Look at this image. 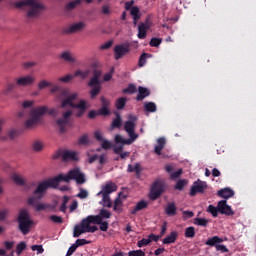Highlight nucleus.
I'll list each match as a JSON object with an SVG mask.
<instances>
[{"mask_svg": "<svg viewBox=\"0 0 256 256\" xmlns=\"http://www.w3.org/2000/svg\"><path fill=\"white\" fill-rule=\"evenodd\" d=\"M113 212L118 213V215L123 213V200H121V193L114 201Z\"/></svg>", "mask_w": 256, "mask_h": 256, "instance_id": "obj_23", "label": "nucleus"}, {"mask_svg": "<svg viewBox=\"0 0 256 256\" xmlns=\"http://www.w3.org/2000/svg\"><path fill=\"white\" fill-rule=\"evenodd\" d=\"M130 52V43L118 44L114 47V59H116V61H119V59H123V57H125V55H127Z\"/></svg>", "mask_w": 256, "mask_h": 256, "instance_id": "obj_11", "label": "nucleus"}, {"mask_svg": "<svg viewBox=\"0 0 256 256\" xmlns=\"http://www.w3.org/2000/svg\"><path fill=\"white\" fill-rule=\"evenodd\" d=\"M79 145H87L89 143V138L87 137V134L81 136L78 140Z\"/></svg>", "mask_w": 256, "mask_h": 256, "instance_id": "obj_64", "label": "nucleus"}, {"mask_svg": "<svg viewBox=\"0 0 256 256\" xmlns=\"http://www.w3.org/2000/svg\"><path fill=\"white\" fill-rule=\"evenodd\" d=\"M100 195L102 196V201L100 202V205H103V207L111 209V207H113V202H111V196H109V194Z\"/></svg>", "mask_w": 256, "mask_h": 256, "instance_id": "obj_28", "label": "nucleus"}, {"mask_svg": "<svg viewBox=\"0 0 256 256\" xmlns=\"http://www.w3.org/2000/svg\"><path fill=\"white\" fill-rule=\"evenodd\" d=\"M219 243H223V238H220L219 236H213L207 239L205 245H208V247H215L216 251H220V253H229L227 246Z\"/></svg>", "mask_w": 256, "mask_h": 256, "instance_id": "obj_10", "label": "nucleus"}, {"mask_svg": "<svg viewBox=\"0 0 256 256\" xmlns=\"http://www.w3.org/2000/svg\"><path fill=\"white\" fill-rule=\"evenodd\" d=\"M67 203H69V196H64L62 205L60 206V211L62 213H65V211H67Z\"/></svg>", "mask_w": 256, "mask_h": 256, "instance_id": "obj_53", "label": "nucleus"}, {"mask_svg": "<svg viewBox=\"0 0 256 256\" xmlns=\"http://www.w3.org/2000/svg\"><path fill=\"white\" fill-rule=\"evenodd\" d=\"M89 73H91V71L89 70H86V71L77 70L74 73V77H81V79H87L89 77Z\"/></svg>", "mask_w": 256, "mask_h": 256, "instance_id": "obj_44", "label": "nucleus"}, {"mask_svg": "<svg viewBox=\"0 0 256 256\" xmlns=\"http://www.w3.org/2000/svg\"><path fill=\"white\" fill-rule=\"evenodd\" d=\"M79 199H87L89 197V192L87 190L80 188V192L76 195Z\"/></svg>", "mask_w": 256, "mask_h": 256, "instance_id": "obj_56", "label": "nucleus"}, {"mask_svg": "<svg viewBox=\"0 0 256 256\" xmlns=\"http://www.w3.org/2000/svg\"><path fill=\"white\" fill-rule=\"evenodd\" d=\"M182 214H183V218L185 220L191 219L192 217H195V213H193V211H189V210L183 211Z\"/></svg>", "mask_w": 256, "mask_h": 256, "instance_id": "obj_60", "label": "nucleus"}, {"mask_svg": "<svg viewBox=\"0 0 256 256\" xmlns=\"http://www.w3.org/2000/svg\"><path fill=\"white\" fill-rule=\"evenodd\" d=\"M79 5H81V0L70 1L66 4L65 11H73Z\"/></svg>", "mask_w": 256, "mask_h": 256, "instance_id": "obj_35", "label": "nucleus"}, {"mask_svg": "<svg viewBox=\"0 0 256 256\" xmlns=\"http://www.w3.org/2000/svg\"><path fill=\"white\" fill-rule=\"evenodd\" d=\"M128 256H145V253L141 249H139V250H132V251L128 252Z\"/></svg>", "mask_w": 256, "mask_h": 256, "instance_id": "obj_57", "label": "nucleus"}, {"mask_svg": "<svg viewBox=\"0 0 256 256\" xmlns=\"http://www.w3.org/2000/svg\"><path fill=\"white\" fill-rule=\"evenodd\" d=\"M133 5H135V0L125 2V10L130 11V15H131V9H133V7H137V6H133Z\"/></svg>", "mask_w": 256, "mask_h": 256, "instance_id": "obj_61", "label": "nucleus"}, {"mask_svg": "<svg viewBox=\"0 0 256 256\" xmlns=\"http://www.w3.org/2000/svg\"><path fill=\"white\" fill-rule=\"evenodd\" d=\"M88 218L90 225L93 223L94 225L100 226V231H107L109 229V222L101 220V216L90 215Z\"/></svg>", "mask_w": 256, "mask_h": 256, "instance_id": "obj_15", "label": "nucleus"}, {"mask_svg": "<svg viewBox=\"0 0 256 256\" xmlns=\"http://www.w3.org/2000/svg\"><path fill=\"white\" fill-rule=\"evenodd\" d=\"M73 115V111L68 110L63 114V118L57 120V125L60 127V132L65 133V126L69 124V117Z\"/></svg>", "mask_w": 256, "mask_h": 256, "instance_id": "obj_17", "label": "nucleus"}, {"mask_svg": "<svg viewBox=\"0 0 256 256\" xmlns=\"http://www.w3.org/2000/svg\"><path fill=\"white\" fill-rule=\"evenodd\" d=\"M149 57H151V54L149 53H142L139 57V61H138V67H145V64L147 63V59H149Z\"/></svg>", "mask_w": 256, "mask_h": 256, "instance_id": "obj_34", "label": "nucleus"}, {"mask_svg": "<svg viewBox=\"0 0 256 256\" xmlns=\"http://www.w3.org/2000/svg\"><path fill=\"white\" fill-rule=\"evenodd\" d=\"M217 195L222 199H231V197H234L235 191L231 188H223L217 192Z\"/></svg>", "mask_w": 256, "mask_h": 256, "instance_id": "obj_21", "label": "nucleus"}, {"mask_svg": "<svg viewBox=\"0 0 256 256\" xmlns=\"http://www.w3.org/2000/svg\"><path fill=\"white\" fill-rule=\"evenodd\" d=\"M184 235H185L186 239H193V237H195V227L190 226V227L186 228Z\"/></svg>", "mask_w": 256, "mask_h": 256, "instance_id": "obj_41", "label": "nucleus"}, {"mask_svg": "<svg viewBox=\"0 0 256 256\" xmlns=\"http://www.w3.org/2000/svg\"><path fill=\"white\" fill-rule=\"evenodd\" d=\"M187 183V180H179L174 189H177V191H183V189H185V185Z\"/></svg>", "mask_w": 256, "mask_h": 256, "instance_id": "obj_52", "label": "nucleus"}, {"mask_svg": "<svg viewBox=\"0 0 256 256\" xmlns=\"http://www.w3.org/2000/svg\"><path fill=\"white\" fill-rule=\"evenodd\" d=\"M72 79H73V75L67 74V75L64 76V77H60V78L58 79V81H60L61 83H69V81H72Z\"/></svg>", "mask_w": 256, "mask_h": 256, "instance_id": "obj_59", "label": "nucleus"}, {"mask_svg": "<svg viewBox=\"0 0 256 256\" xmlns=\"http://www.w3.org/2000/svg\"><path fill=\"white\" fill-rule=\"evenodd\" d=\"M206 189H207V182L197 180L191 186L190 197H195V195H197V193H205Z\"/></svg>", "mask_w": 256, "mask_h": 256, "instance_id": "obj_12", "label": "nucleus"}, {"mask_svg": "<svg viewBox=\"0 0 256 256\" xmlns=\"http://www.w3.org/2000/svg\"><path fill=\"white\" fill-rule=\"evenodd\" d=\"M218 211L221 213V215H226L227 217L235 215V212L233 209H231V206L227 204V200H221L218 202Z\"/></svg>", "mask_w": 256, "mask_h": 256, "instance_id": "obj_14", "label": "nucleus"}, {"mask_svg": "<svg viewBox=\"0 0 256 256\" xmlns=\"http://www.w3.org/2000/svg\"><path fill=\"white\" fill-rule=\"evenodd\" d=\"M50 220H52L53 223H58V224L63 223V217L57 216V215H51Z\"/></svg>", "mask_w": 256, "mask_h": 256, "instance_id": "obj_62", "label": "nucleus"}, {"mask_svg": "<svg viewBox=\"0 0 256 256\" xmlns=\"http://www.w3.org/2000/svg\"><path fill=\"white\" fill-rule=\"evenodd\" d=\"M51 82L47 81V80H41L38 83V89L39 91H43V89H47V87H51Z\"/></svg>", "mask_w": 256, "mask_h": 256, "instance_id": "obj_48", "label": "nucleus"}, {"mask_svg": "<svg viewBox=\"0 0 256 256\" xmlns=\"http://www.w3.org/2000/svg\"><path fill=\"white\" fill-rule=\"evenodd\" d=\"M149 243H151V239L149 238H143L140 241L137 242V246L138 247H147V245H149Z\"/></svg>", "mask_w": 256, "mask_h": 256, "instance_id": "obj_55", "label": "nucleus"}, {"mask_svg": "<svg viewBox=\"0 0 256 256\" xmlns=\"http://www.w3.org/2000/svg\"><path fill=\"white\" fill-rule=\"evenodd\" d=\"M77 97H78L77 93H73L66 100L62 101L60 107L62 109H65V107H67L68 105L69 107H72V109H80L77 112L76 117H83V113H85V110L87 109V102H85V100H81L78 104L73 103V101H75Z\"/></svg>", "mask_w": 256, "mask_h": 256, "instance_id": "obj_5", "label": "nucleus"}, {"mask_svg": "<svg viewBox=\"0 0 256 256\" xmlns=\"http://www.w3.org/2000/svg\"><path fill=\"white\" fill-rule=\"evenodd\" d=\"M193 225H197L198 227H207V225H209V220L205 218H195L193 220Z\"/></svg>", "mask_w": 256, "mask_h": 256, "instance_id": "obj_36", "label": "nucleus"}, {"mask_svg": "<svg viewBox=\"0 0 256 256\" xmlns=\"http://www.w3.org/2000/svg\"><path fill=\"white\" fill-rule=\"evenodd\" d=\"M161 43H163V39H161V38H152L151 40H150V43H149V45H150V47H159V45H161Z\"/></svg>", "mask_w": 256, "mask_h": 256, "instance_id": "obj_49", "label": "nucleus"}, {"mask_svg": "<svg viewBox=\"0 0 256 256\" xmlns=\"http://www.w3.org/2000/svg\"><path fill=\"white\" fill-rule=\"evenodd\" d=\"M125 105H127V98L120 97L116 100V103H115L116 109H119V110L124 109Z\"/></svg>", "mask_w": 256, "mask_h": 256, "instance_id": "obj_39", "label": "nucleus"}, {"mask_svg": "<svg viewBox=\"0 0 256 256\" xmlns=\"http://www.w3.org/2000/svg\"><path fill=\"white\" fill-rule=\"evenodd\" d=\"M121 125H123V118H121V114L116 113V118L112 120L111 128L112 129H121Z\"/></svg>", "mask_w": 256, "mask_h": 256, "instance_id": "obj_29", "label": "nucleus"}, {"mask_svg": "<svg viewBox=\"0 0 256 256\" xmlns=\"http://www.w3.org/2000/svg\"><path fill=\"white\" fill-rule=\"evenodd\" d=\"M146 37H147V26L142 23L138 26V38L145 39Z\"/></svg>", "mask_w": 256, "mask_h": 256, "instance_id": "obj_33", "label": "nucleus"}, {"mask_svg": "<svg viewBox=\"0 0 256 256\" xmlns=\"http://www.w3.org/2000/svg\"><path fill=\"white\" fill-rule=\"evenodd\" d=\"M17 9H23V7H29L27 12V19H35L39 16V13L45 9V6L39 0H22L15 3Z\"/></svg>", "mask_w": 256, "mask_h": 256, "instance_id": "obj_3", "label": "nucleus"}, {"mask_svg": "<svg viewBox=\"0 0 256 256\" xmlns=\"http://www.w3.org/2000/svg\"><path fill=\"white\" fill-rule=\"evenodd\" d=\"M101 147L105 151H109V149H113V143L109 140H103L102 143H101Z\"/></svg>", "mask_w": 256, "mask_h": 256, "instance_id": "obj_50", "label": "nucleus"}, {"mask_svg": "<svg viewBox=\"0 0 256 256\" xmlns=\"http://www.w3.org/2000/svg\"><path fill=\"white\" fill-rule=\"evenodd\" d=\"M45 147V145L43 144V142L39 141V140H35L33 143H32V149L33 151H43V148Z\"/></svg>", "mask_w": 256, "mask_h": 256, "instance_id": "obj_42", "label": "nucleus"}, {"mask_svg": "<svg viewBox=\"0 0 256 256\" xmlns=\"http://www.w3.org/2000/svg\"><path fill=\"white\" fill-rule=\"evenodd\" d=\"M35 65H37L36 62H23L22 63V67L23 69L27 70V69H32V67H35Z\"/></svg>", "mask_w": 256, "mask_h": 256, "instance_id": "obj_63", "label": "nucleus"}, {"mask_svg": "<svg viewBox=\"0 0 256 256\" xmlns=\"http://www.w3.org/2000/svg\"><path fill=\"white\" fill-rule=\"evenodd\" d=\"M98 115H102L103 117H108V115H111V110H109V108L101 107L98 110Z\"/></svg>", "mask_w": 256, "mask_h": 256, "instance_id": "obj_54", "label": "nucleus"}, {"mask_svg": "<svg viewBox=\"0 0 256 256\" xmlns=\"http://www.w3.org/2000/svg\"><path fill=\"white\" fill-rule=\"evenodd\" d=\"M60 59H63L64 61H66V63H75L76 61L75 57H73V55L69 51L63 52L60 55Z\"/></svg>", "mask_w": 256, "mask_h": 256, "instance_id": "obj_31", "label": "nucleus"}, {"mask_svg": "<svg viewBox=\"0 0 256 256\" xmlns=\"http://www.w3.org/2000/svg\"><path fill=\"white\" fill-rule=\"evenodd\" d=\"M94 217H101V220L111 219V212H109V210L101 209L99 215H94Z\"/></svg>", "mask_w": 256, "mask_h": 256, "instance_id": "obj_43", "label": "nucleus"}, {"mask_svg": "<svg viewBox=\"0 0 256 256\" xmlns=\"http://www.w3.org/2000/svg\"><path fill=\"white\" fill-rule=\"evenodd\" d=\"M73 94H70L69 95V90H67V89H61L60 91H59V93H58V95H57V98L60 100V101H63V99H64V101L66 100V99H69V97H71Z\"/></svg>", "mask_w": 256, "mask_h": 256, "instance_id": "obj_38", "label": "nucleus"}, {"mask_svg": "<svg viewBox=\"0 0 256 256\" xmlns=\"http://www.w3.org/2000/svg\"><path fill=\"white\" fill-rule=\"evenodd\" d=\"M165 213L168 217H175L177 215V206L174 202L168 203L165 208Z\"/></svg>", "mask_w": 256, "mask_h": 256, "instance_id": "obj_26", "label": "nucleus"}, {"mask_svg": "<svg viewBox=\"0 0 256 256\" xmlns=\"http://www.w3.org/2000/svg\"><path fill=\"white\" fill-rule=\"evenodd\" d=\"M89 241L87 239H77L74 245H77L78 247H83V245H89Z\"/></svg>", "mask_w": 256, "mask_h": 256, "instance_id": "obj_58", "label": "nucleus"}, {"mask_svg": "<svg viewBox=\"0 0 256 256\" xmlns=\"http://www.w3.org/2000/svg\"><path fill=\"white\" fill-rule=\"evenodd\" d=\"M101 71L100 70H94L93 71V77L88 82V87H91L90 90V96L91 99H95L99 93H101Z\"/></svg>", "mask_w": 256, "mask_h": 256, "instance_id": "obj_7", "label": "nucleus"}, {"mask_svg": "<svg viewBox=\"0 0 256 256\" xmlns=\"http://www.w3.org/2000/svg\"><path fill=\"white\" fill-rule=\"evenodd\" d=\"M167 144V140H165V138L160 137L157 140V144L154 148V153H156V155H161V152L163 151V149H165V145Z\"/></svg>", "mask_w": 256, "mask_h": 256, "instance_id": "obj_22", "label": "nucleus"}, {"mask_svg": "<svg viewBox=\"0 0 256 256\" xmlns=\"http://www.w3.org/2000/svg\"><path fill=\"white\" fill-rule=\"evenodd\" d=\"M137 116L130 114L128 120L124 123V131L128 134L129 139L123 138V136L117 134L114 138L115 143L121 145H131L134 141L139 139V134L135 133V127H137Z\"/></svg>", "mask_w": 256, "mask_h": 256, "instance_id": "obj_2", "label": "nucleus"}, {"mask_svg": "<svg viewBox=\"0 0 256 256\" xmlns=\"http://www.w3.org/2000/svg\"><path fill=\"white\" fill-rule=\"evenodd\" d=\"M95 231H99V228L97 226H91L88 216L81 221L80 225L74 227L73 237H81L83 233H95Z\"/></svg>", "mask_w": 256, "mask_h": 256, "instance_id": "obj_6", "label": "nucleus"}, {"mask_svg": "<svg viewBox=\"0 0 256 256\" xmlns=\"http://www.w3.org/2000/svg\"><path fill=\"white\" fill-rule=\"evenodd\" d=\"M130 15L133 18L134 25H137V22L139 21V19H141V10L139 9V7H133L131 9Z\"/></svg>", "mask_w": 256, "mask_h": 256, "instance_id": "obj_30", "label": "nucleus"}, {"mask_svg": "<svg viewBox=\"0 0 256 256\" xmlns=\"http://www.w3.org/2000/svg\"><path fill=\"white\" fill-rule=\"evenodd\" d=\"M19 87V84H17V79L12 82H7L5 89L2 91L3 95H9V93H13L15 89Z\"/></svg>", "mask_w": 256, "mask_h": 256, "instance_id": "obj_24", "label": "nucleus"}, {"mask_svg": "<svg viewBox=\"0 0 256 256\" xmlns=\"http://www.w3.org/2000/svg\"><path fill=\"white\" fill-rule=\"evenodd\" d=\"M144 110L148 113H155L157 111V105L154 102H146L144 104Z\"/></svg>", "mask_w": 256, "mask_h": 256, "instance_id": "obj_37", "label": "nucleus"}, {"mask_svg": "<svg viewBox=\"0 0 256 256\" xmlns=\"http://www.w3.org/2000/svg\"><path fill=\"white\" fill-rule=\"evenodd\" d=\"M85 27H86L85 22H77L72 24L68 28H65L63 30V33H65L66 35H72L73 33H79V31H83Z\"/></svg>", "mask_w": 256, "mask_h": 256, "instance_id": "obj_16", "label": "nucleus"}, {"mask_svg": "<svg viewBox=\"0 0 256 256\" xmlns=\"http://www.w3.org/2000/svg\"><path fill=\"white\" fill-rule=\"evenodd\" d=\"M147 207H149V203L145 200H141L136 204L134 209L131 211V214L137 215L138 211H143V209H147Z\"/></svg>", "mask_w": 256, "mask_h": 256, "instance_id": "obj_27", "label": "nucleus"}, {"mask_svg": "<svg viewBox=\"0 0 256 256\" xmlns=\"http://www.w3.org/2000/svg\"><path fill=\"white\" fill-rule=\"evenodd\" d=\"M40 120H38V118H36L35 116H31L30 119L26 120L25 122V128L26 129H33V127H35L37 125V123H39Z\"/></svg>", "mask_w": 256, "mask_h": 256, "instance_id": "obj_32", "label": "nucleus"}, {"mask_svg": "<svg viewBox=\"0 0 256 256\" xmlns=\"http://www.w3.org/2000/svg\"><path fill=\"white\" fill-rule=\"evenodd\" d=\"M62 181H64V183L76 181L77 185H83L87 180L85 179V174H83L79 168L70 170L67 175L59 174L54 178L44 180L38 184L33 192V196L28 199V205H37V202L45 197L47 189H59V183Z\"/></svg>", "mask_w": 256, "mask_h": 256, "instance_id": "obj_1", "label": "nucleus"}, {"mask_svg": "<svg viewBox=\"0 0 256 256\" xmlns=\"http://www.w3.org/2000/svg\"><path fill=\"white\" fill-rule=\"evenodd\" d=\"M208 212H210L212 216L217 217L219 215V204H217V207L209 205Z\"/></svg>", "mask_w": 256, "mask_h": 256, "instance_id": "obj_47", "label": "nucleus"}, {"mask_svg": "<svg viewBox=\"0 0 256 256\" xmlns=\"http://www.w3.org/2000/svg\"><path fill=\"white\" fill-rule=\"evenodd\" d=\"M18 229L24 235H29L31 232V227H33V220L27 210H20L17 218Z\"/></svg>", "mask_w": 256, "mask_h": 256, "instance_id": "obj_4", "label": "nucleus"}, {"mask_svg": "<svg viewBox=\"0 0 256 256\" xmlns=\"http://www.w3.org/2000/svg\"><path fill=\"white\" fill-rule=\"evenodd\" d=\"M52 159H62V161H79V152L73 150H57Z\"/></svg>", "mask_w": 256, "mask_h": 256, "instance_id": "obj_9", "label": "nucleus"}, {"mask_svg": "<svg viewBox=\"0 0 256 256\" xmlns=\"http://www.w3.org/2000/svg\"><path fill=\"white\" fill-rule=\"evenodd\" d=\"M128 171L129 173H137V175H139V173H141V166L139 165V163H136L135 166L129 164L128 165Z\"/></svg>", "mask_w": 256, "mask_h": 256, "instance_id": "obj_45", "label": "nucleus"}, {"mask_svg": "<svg viewBox=\"0 0 256 256\" xmlns=\"http://www.w3.org/2000/svg\"><path fill=\"white\" fill-rule=\"evenodd\" d=\"M114 191H117V184L111 182L106 184L97 195H111V193H114Z\"/></svg>", "mask_w": 256, "mask_h": 256, "instance_id": "obj_20", "label": "nucleus"}, {"mask_svg": "<svg viewBox=\"0 0 256 256\" xmlns=\"http://www.w3.org/2000/svg\"><path fill=\"white\" fill-rule=\"evenodd\" d=\"M151 95V90L146 87L139 86L138 87V95L136 96V101H143L146 97Z\"/></svg>", "mask_w": 256, "mask_h": 256, "instance_id": "obj_19", "label": "nucleus"}, {"mask_svg": "<svg viewBox=\"0 0 256 256\" xmlns=\"http://www.w3.org/2000/svg\"><path fill=\"white\" fill-rule=\"evenodd\" d=\"M12 180L14 181V183H16V185H20L23 186L25 185V180L23 179V177H21L19 174H13L11 176Z\"/></svg>", "mask_w": 256, "mask_h": 256, "instance_id": "obj_40", "label": "nucleus"}, {"mask_svg": "<svg viewBox=\"0 0 256 256\" xmlns=\"http://www.w3.org/2000/svg\"><path fill=\"white\" fill-rule=\"evenodd\" d=\"M177 237H179V233L177 231H172L170 235L163 239L164 245H171L177 241Z\"/></svg>", "mask_w": 256, "mask_h": 256, "instance_id": "obj_25", "label": "nucleus"}, {"mask_svg": "<svg viewBox=\"0 0 256 256\" xmlns=\"http://www.w3.org/2000/svg\"><path fill=\"white\" fill-rule=\"evenodd\" d=\"M18 87H31L35 83V76L25 75L19 78H16Z\"/></svg>", "mask_w": 256, "mask_h": 256, "instance_id": "obj_13", "label": "nucleus"}, {"mask_svg": "<svg viewBox=\"0 0 256 256\" xmlns=\"http://www.w3.org/2000/svg\"><path fill=\"white\" fill-rule=\"evenodd\" d=\"M25 249H27V244L25 242H20L17 246H16V254L19 256L23 253V251H25Z\"/></svg>", "mask_w": 256, "mask_h": 256, "instance_id": "obj_46", "label": "nucleus"}, {"mask_svg": "<svg viewBox=\"0 0 256 256\" xmlns=\"http://www.w3.org/2000/svg\"><path fill=\"white\" fill-rule=\"evenodd\" d=\"M49 111L47 106H39L31 110L30 115L31 117H35L38 121H41V117L45 115Z\"/></svg>", "mask_w": 256, "mask_h": 256, "instance_id": "obj_18", "label": "nucleus"}, {"mask_svg": "<svg viewBox=\"0 0 256 256\" xmlns=\"http://www.w3.org/2000/svg\"><path fill=\"white\" fill-rule=\"evenodd\" d=\"M136 92H137V86H135L134 84H129L128 87L123 90V93H129L130 95Z\"/></svg>", "mask_w": 256, "mask_h": 256, "instance_id": "obj_51", "label": "nucleus"}, {"mask_svg": "<svg viewBox=\"0 0 256 256\" xmlns=\"http://www.w3.org/2000/svg\"><path fill=\"white\" fill-rule=\"evenodd\" d=\"M167 190V184L163 180H156L151 186L149 199L151 201H157L163 193Z\"/></svg>", "mask_w": 256, "mask_h": 256, "instance_id": "obj_8", "label": "nucleus"}]
</instances>
